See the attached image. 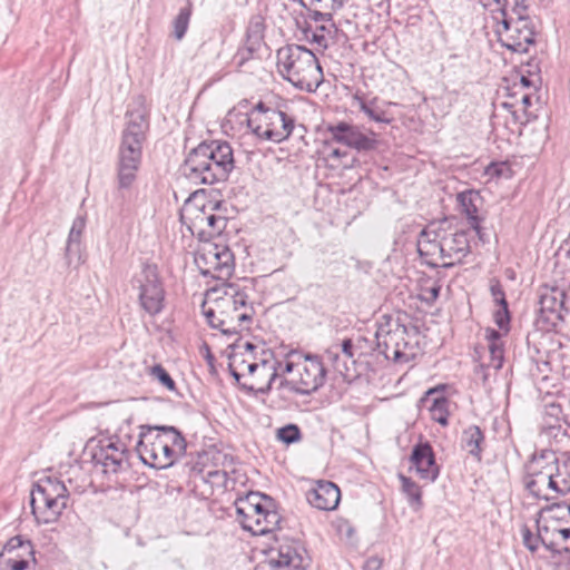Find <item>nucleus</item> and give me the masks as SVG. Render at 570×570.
<instances>
[{
	"label": "nucleus",
	"mask_w": 570,
	"mask_h": 570,
	"mask_svg": "<svg viewBox=\"0 0 570 570\" xmlns=\"http://www.w3.org/2000/svg\"><path fill=\"white\" fill-rule=\"evenodd\" d=\"M126 117L128 120L121 132L116 164L117 190L115 203L119 209H121L126 203L125 191L128 190L137 179V173L142 160V145L149 130V119L145 111H127Z\"/></svg>",
	"instance_id": "obj_1"
},
{
	"label": "nucleus",
	"mask_w": 570,
	"mask_h": 570,
	"mask_svg": "<svg viewBox=\"0 0 570 570\" xmlns=\"http://www.w3.org/2000/svg\"><path fill=\"white\" fill-rule=\"evenodd\" d=\"M183 168L196 184L225 183L235 168L234 150L226 140H204L189 150Z\"/></svg>",
	"instance_id": "obj_2"
},
{
	"label": "nucleus",
	"mask_w": 570,
	"mask_h": 570,
	"mask_svg": "<svg viewBox=\"0 0 570 570\" xmlns=\"http://www.w3.org/2000/svg\"><path fill=\"white\" fill-rule=\"evenodd\" d=\"M136 451L144 464L164 470L186 455L187 441L176 426L142 425Z\"/></svg>",
	"instance_id": "obj_3"
},
{
	"label": "nucleus",
	"mask_w": 570,
	"mask_h": 570,
	"mask_svg": "<svg viewBox=\"0 0 570 570\" xmlns=\"http://www.w3.org/2000/svg\"><path fill=\"white\" fill-rule=\"evenodd\" d=\"M282 77L295 88L315 91L323 80V70L314 52L301 45H286L276 52Z\"/></svg>",
	"instance_id": "obj_4"
},
{
	"label": "nucleus",
	"mask_w": 570,
	"mask_h": 570,
	"mask_svg": "<svg viewBox=\"0 0 570 570\" xmlns=\"http://www.w3.org/2000/svg\"><path fill=\"white\" fill-rule=\"evenodd\" d=\"M68 502L69 491L57 478L47 476L33 483L30 505L38 523L56 522L68 507Z\"/></svg>",
	"instance_id": "obj_5"
},
{
	"label": "nucleus",
	"mask_w": 570,
	"mask_h": 570,
	"mask_svg": "<svg viewBox=\"0 0 570 570\" xmlns=\"http://www.w3.org/2000/svg\"><path fill=\"white\" fill-rule=\"evenodd\" d=\"M130 284L138 292V304L146 314L156 316L165 309L166 291L156 264L144 261Z\"/></svg>",
	"instance_id": "obj_6"
},
{
	"label": "nucleus",
	"mask_w": 570,
	"mask_h": 570,
	"mask_svg": "<svg viewBox=\"0 0 570 570\" xmlns=\"http://www.w3.org/2000/svg\"><path fill=\"white\" fill-rule=\"evenodd\" d=\"M407 327L399 321L389 318L385 323H380L376 333V351L385 360H392L394 363H409L415 357V346L407 340Z\"/></svg>",
	"instance_id": "obj_7"
},
{
	"label": "nucleus",
	"mask_w": 570,
	"mask_h": 570,
	"mask_svg": "<svg viewBox=\"0 0 570 570\" xmlns=\"http://www.w3.org/2000/svg\"><path fill=\"white\" fill-rule=\"evenodd\" d=\"M495 33L503 47L512 52L525 53L535 43V24L529 13L497 24Z\"/></svg>",
	"instance_id": "obj_8"
},
{
	"label": "nucleus",
	"mask_w": 570,
	"mask_h": 570,
	"mask_svg": "<svg viewBox=\"0 0 570 570\" xmlns=\"http://www.w3.org/2000/svg\"><path fill=\"white\" fill-rule=\"evenodd\" d=\"M559 458L553 451H542L534 455L529 470L523 479L525 490L535 499L547 502L553 501L556 497L544 493L549 479L558 472Z\"/></svg>",
	"instance_id": "obj_9"
},
{
	"label": "nucleus",
	"mask_w": 570,
	"mask_h": 570,
	"mask_svg": "<svg viewBox=\"0 0 570 570\" xmlns=\"http://www.w3.org/2000/svg\"><path fill=\"white\" fill-rule=\"evenodd\" d=\"M195 264L203 276L223 279L234 272V254L227 246L209 244L196 253Z\"/></svg>",
	"instance_id": "obj_10"
},
{
	"label": "nucleus",
	"mask_w": 570,
	"mask_h": 570,
	"mask_svg": "<svg viewBox=\"0 0 570 570\" xmlns=\"http://www.w3.org/2000/svg\"><path fill=\"white\" fill-rule=\"evenodd\" d=\"M266 561L273 570H306L311 564L306 549L294 540L271 548Z\"/></svg>",
	"instance_id": "obj_11"
},
{
	"label": "nucleus",
	"mask_w": 570,
	"mask_h": 570,
	"mask_svg": "<svg viewBox=\"0 0 570 570\" xmlns=\"http://www.w3.org/2000/svg\"><path fill=\"white\" fill-rule=\"evenodd\" d=\"M95 465H101L105 474H117L129 468V452L120 441L102 440L91 452Z\"/></svg>",
	"instance_id": "obj_12"
},
{
	"label": "nucleus",
	"mask_w": 570,
	"mask_h": 570,
	"mask_svg": "<svg viewBox=\"0 0 570 570\" xmlns=\"http://www.w3.org/2000/svg\"><path fill=\"white\" fill-rule=\"evenodd\" d=\"M327 131L333 141L353 148L357 153H370L379 147L374 131H370V135L364 134L358 126L345 121L328 125Z\"/></svg>",
	"instance_id": "obj_13"
},
{
	"label": "nucleus",
	"mask_w": 570,
	"mask_h": 570,
	"mask_svg": "<svg viewBox=\"0 0 570 570\" xmlns=\"http://www.w3.org/2000/svg\"><path fill=\"white\" fill-rule=\"evenodd\" d=\"M564 297V292L559 288H551L541 293L535 320L540 330L552 331L563 321Z\"/></svg>",
	"instance_id": "obj_14"
},
{
	"label": "nucleus",
	"mask_w": 570,
	"mask_h": 570,
	"mask_svg": "<svg viewBox=\"0 0 570 570\" xmlns=\"http://www.w3.org/2000/svg\"><path fill=\"white\" fill-rule=\"evenodd\" d=\"M443 245V263L442 268H451L456 264H461L463 258L471 253V232L456 230L446 233L441 230Z\"/></svg>",
	"instance_id": "obj_15"
},
{
	"label": "nucleus",
	"mask_w": 570,
	"mask_h": 570,
	"mask_svg": "<svg viewBox=\"0 0 570 570\" xmlns=\"http://www.w3.org/2000/svg\"><path fill=\"white\" fill-rule=\"evenodd\" d=\"M411 469H415L423 480L434 482L440 474V466L435 460L433 446L429 441L420 439L412 448L410 454Z\"/></svg>",
	"instance_id": "obj_16"
},
{
	"label": "nucleus",
	"mask_w": 570,
	"mask_h": 570,
	"mask_svg": "<svg viewBox=\"0 0 570 570\" xmlns=\"http://www.w3.org/2000/svg\"><path fill=\"white\" fill-rule=\"evenodd\" d=\"M303 357L305 363L299 371L298 379L303 391H299V395H311L324 385L326 368L322 357L316 354L306 353Z\"/></svg>",
	"instance_id": "obj_17"
},
{
	"label": "nucleus",
	"mask_w": 570,
	"mask_h": 570,
	"mask_svg": "<svg viewBox=\"0 0 570 570\" xmlns=\"http://www.w3.org/2000/svg\"><path fill=\"white\" fill-rule=\"evenodd\" d=\"M441 230L423 228L417 237V253L425 258V264L432 268H440L442 264L438 263V258L443 261V245Z\"/></svg>",
	"instance_id": "obj_18"
},
{
	"label": "nucleus",
	"mask_w": 570,
	"mask_h": 570,
	"mask_svg": "<svg viewBox=\"0 0 570 570\" xmlns=\"http://www.w3.org/2000/svg\"><path fill=\"white\" fill-rule=\"evenodd\" d=\"M341 491L338 487L331 481H318L316 488L306 492L307 502L323 511L334 510L340 502Z\"/></svg>",
	"instance_id": "obj_19"
},
{
	"label": "nucleus",
	"mask_w": 570,
	"mask_h": 570,
	"mask_svg": "<svg viewBox=\"0 0 570 570\" xmlns=\"http://www.w3.org/2000/svg\"><path fill=\"white\" fill-rule=\"evenodd\" d=\"M193 224L196 228L199 227L197 238L200 242L209 243L210 239L224 232L227 226V219L224 216L207 212L206 206L203 205Z\"/></svg>",
	"instance_id": "obj_20"
},
{
	"label": "nucleus",
	"mask_w": 570,
	"mask_h": 570,
	"mask_svg": "<svg viewBox=\"0 0 570 570\" xmlns=\"http://www.w3.org/2000/svg\"><path fill=\"white\" fill-rule=\"evenodd\" d=\"M445 389L444 385H439L432 389H429L424 396L421 399L422 403H430L428 406L431 419L438 422L442 426H446L449 424V400L442 393Z\"/></svg>",
	"instance_id": "obj_21"
},
{
	"label": "nucleus",
	"mask_w": 570,
	"mask_h": 570,
	"mask_svg": "<svg viewBox=\"0 0 570 570\" xmlns=\"http://www.w3.org/2000/svg\"><path fill=\"white\" fill-rule=\"evenodd\" d=\"M263 357L261 362H253L247 364V371L249 374H254L257 370L266 371L269 375L267 384L265 386H262L259 389H254V386H247L242 385L243 390H246L248 392L255 393V394H268L272 390V385L277 379V366H281V363L278 361L273 360L274 353L271 350H263Z\"/></svg>",
	"instance_id": "obj_22"
},
{
	"label": "nucleus",
	"mask_w": 570,
	"mask_h": 570,
	"mask_svg": "<svg viewBox=\"0 0 570 570\" xmlns=\"http://www.w3.org/2000/svg\"><path fill=\"white\" fill-rule=\"evenodd\" d=\"M491 7H485L492 14L497 24L505 20L515 19L518 16L529 13L527 0H493Z\"/></svg>",
	"instance_id": "obj_23"
},
{
	"label": "nucleus",
	"mask_w": 570,
	"mask_h": 570,
	"mask_svg": "<svg viewBox=\"0 0 570 570\" xmlns=\"http://www.w3.org/2000/svg\"><path fill=\"white\" fill-rule=\"evenodd\" d=\"M353 106H357L358 109L366 115L371 120L377 124H391L393 118L387 116V111L380 105L379 97H372L366 99L365 94L361 90H356L353 96Z\"/></svg>",
	"instance_id": "obj_24"
},
{
	"label": "nucleus",
	"mask_w": 570,
	"mask_h": 570,
	"mask_svg": "<svg viewBox=\"0 0 570 570\" xmlns=\"http://www.w3.org/2000/svg\"><path fill=\"white\" fill-rule=\"evenodd\" d=\"M269 505H267V509H265V512L262 513V517L258 518V515L254 519V522H246L245 520L242 522V528L245 531H249L253 534H266L272 531H274L279 522H281V515L276 511V502L274 501L271 503L268 501Z\"/></svg>",
	"instance_id": "obj_25"
},
{
	"label": "nucleus",
	"mask_w": 570,
	"mask_h": 570,
	"mask_svg": "<svg viewBox=\"0 0 570 570\" xmlns=\"http://www.w3.org/2000/svg\"><path fill=\"white\" fill-rule=\"evenodd\" d=\"M568 422L563 414L562 406L559 403H548L544 405L542 431L552 436H558L559 432L567 433Z\"/></svg>",
	"instance_id": "obj_26"
},
{
	"label": "nucleus",
	"mask_w": 570,
	"mask_h": 570,
	"mask_svg": "<svg viewBox=\"0 0 570 570\" xmlns=\"http://www.w3.org/2000/svg\"><path fill=\"white\" fill-rule=\"evenodd\" d=\"M224 296L215 299L216 308L233 306V311L238 308H248V294L246 287H240L235 283H226L223 285Z\"/></svg>",
	"instance_id": "obj_27"
},
{
	"label": "nucleus",
	"mask_w": 570,
	"mask_h": 570,
	"mask_svg": "<svg viewBox=\"0 0 570 570\" xmlns=\"http://www.w3.org/2000/svg\"><path fill=\"white\" fill-rule=\"evenodd\" d=\"M272 120H277L281 124V128H265L263 136L266 140L273 142H283L292 135L295 127V120L282 110L271 112Z\"/></svg>",
	"instance_id": "obj_28"
},
{
	"label": "nucleus",
	"mask_w": 570,
	"mask_h": 570,
	"mask_svg": "<svg viewBox=\"0 0 570 570\" xmlns=\"http://www.w3.org/2000/svg\"><path fill=\"white\" fill-rule=\"evenodd\" d=\"M484 442V432L479 425L472 424L463 430L461 435V448L478 461H481L482 459Z\"/></svg>",
	"instance_id": "obj_29"
},
{
	"label": "nucleus",
	"mask_w": 570,
	"mask_h": 570,
	"mask_svg": "<svg viewBox=\"0 0 570 570\" xmlns=\"http://www.w3.org/2000/svg\"><path fill=\"white\" fill-rule=\"evenodd\" d=\"M1 553L7 554L6 557L11 556L16 559H20L21 557L29 561H33V566L37 563L33 543L31 540L24 539L20 534L10 538L3 546Z\"/></svg>",
	"instance_id": "obj_30"
},
{
	"label": "nucleus",
	"mask_w": 570,
	"mask_h": 570,
	"mask_svg": "<svg viewBox=\"0 0 570 570\" xmlns=\"http://www.w3.org/2000/svg\"><path fill=\"white\" fill-rule=\"evenodd\" d=\"M551 503L542 507L538 515L543 518L547 522H552L556 525L570 523V502L566 500L550 501Z\"/></svg>",
	"instance_id": "obj_31"
},
{
	"label": "nucleus",
	"mask_w": 570,
	"mask_h": 570,
	"mask_svg": "<svg viewBox=\"0 0 570 570\" xmlns=\"http://www.w3.org/2000/svg\"><path fill=\"white\" fill-rule=\"evenodd\" d=\"M263 40V23L256 22L247 30V46L244 49H239L236 55L237 68H242L261 46Z\"/></svg>",
	"instance_id": "obj_32"
},
{
	"label": "nucleus",
	"mask_w": 570,
	"mask_h": 570,
	"mask_svg": "<svg viewBox=\"0 0 570 570\" xmlns=\"http://www.w3.org/2000/svg\"><path fill=\"white\" fill-rule=\"evenodd\" d=\"M456 200L461 212L466 216L469 224L475 220H483V218L478 215L479 208L476 203L481 200L479 191L473 189L461 191L456 195Z\"/></svg>",
	"instance_id": "obj_33"
},
{
	"label": "nucleus",
	"mask_w": 570,
	"mask_h": 570,
	"mask_svg": "<svg viewBox=\"0 0 570 570\" xmlns=\"http://www.w3.org/2000/svg\"><path fill=\"white\" fill-rule=\"evenodd\" d=\"M537 530L539 531V539H541V544L551 552V558H556L557 556H561L562 551L559 550V541L552 537V528H557V525L552 522H547L543 518H539L537 514L535 518Z\"/></svg>",
	"instance_id": "obj_34"
},
{
	"label": "nucleus",
	"mask_w": 570,
	"mask_h": 570,
	"mask_svg": "<svg viewBox=\"0 0 570 570\" xmlns=\"http://www.w3.org/2000/svg\"><path fill=\"white\" fill-rule=\"evenodd\" d=\"M203 314L206 318L207 324L212 328L219 330L223 335L234 336L238 333L237 326H229V321L225 317H217L215 308H205L203 307Z\"/></svg>",
	"instance_id": "obj_35"
},
{
	"label": "nucleus",
	"mask_w": 570,
	"mask_h": 570,
	"mask_svg": "<svg viewBox=\"0 0 570 570\" xmlns=\"http://www.w3.org/2000/svg\"><path fill=\"white\" fill-rule=\"evenodd\" d=\"M399 479L401 481L402 491L406 495L409 504L414 509H420L423 505L422 490L420 485L411 478L403 474H399Z\"/></svg>",
	"instance_id": "obj_36"
},
{
	"label": "nucleus",
	"mask_w": 570,
	"mask_h": 570,
	"mask_svg": "<svg viewBox=\"0 0 570 570\" xmlns=\"http://www.w3.org/2000/svg\"><path fill=\"white\" fill-rule=\"evenodd\" d=\"M191 12H193V4L190 1H188L185 7L179 9L178 14L174 19L173 35L177 40H181L185 37V35L188 30Z\"/></svg>",
	"instance_id": "obj_37"
},
{
	"label": "nucleus",
	"mask_w": 570,
	"mask_h": 570,
	"mask_svg": "<svg viewBox=\"0 0 570 570\" xmlns=\"http://www.w3.org/2000/svg\"><path fill=\"white\" fill-rule=\"evenodd\" d=\"M276 439L286 445H291L302 440V431L297 424L288 423L277 429Z\"/></svg>",
	"instance_id": "obj_38"
},
{
	"label": "nucleus",
	"mask_w": 570,
	"mask_h": 570,
	"mask_svg": "<svg viewBox=\"0 0 570 570\" xmlns=\"http://www.w3.org/2000/svg\"><path fill=\"white\" fill-rule=\"evenodd\" d=\"M268 501L273 503L275 500L272 497L261 492L250 491L245 497V502H249L252 504L254 514L255 517L258 515V518L262 517V513H264L265 509H267Z\"/></svg>",
	"instance_id": "obj_39"
},
{
	"label": "nucleus",
	"mask_w": 570,
	"mask_h": 570,
	"mask_svg": "<svg viewBox=\"0 0 570 570\" xmlns=\"http://www.w3.org/2000/svg\"><path fill=\"white\" fill-rule=\"evenodd\" d=\"M149 374L159 382L163 386H165L168 391H176V383L174 379L170 376L168 371L161 364H155L150 367Z\"/></svg>",
	"instance_id": "obj_40"
},
{
	"label": "nucleus",
	"mask_w": 570,
	"mask_h": 570,
	"mask_svg": "<svg viewBox=\"0 0 570 570\" xmlns=\"http://www.w3.org/2000/svg\"><path fill=\"white\" fill-rule=\"evenodd\" d=\"M7 554L0 552V568L4 570H30L33 561H29L20 557L16 559L13 557H6Z\"/></svg>",
	"instance_id": "obj_41"
},
{
	"label": "nucleus",
	"mask_w": 570,
	"mask_h": 570,
	"mask_svg": "<svg viewBox=\"0 0 570 570\" xmlns=\"http://www.w3.org/2000/svg\"><path fill=\"white\" fill-rule=\"evenodd\" d=\"M324 357L332 364L334 370L338 372L340 374L344 375L345 372L348 370L346 362L342 361L340 346L338 345H332L330 346L325 353Z\"/></svg>",
	"instance_id": "obj_42"
},
{
	"label": "nucleus",
	"mask_w": 570,
	"mask_h": 570,
	"mask_svg": "<svg viewBox=\"0 0 570 570\" xmlns=\"http://www.w3.org/2000/svg\"><path fill=\"white\" fill-rule=\"evenodd\" d=\"M80 247H81V244L69 243L67 240L66 248H65V259H66V264L68 266H71L72 264H75V267H78L80 264L83 263Z\"/></svg>",
	"instance_id": "obj_43"
},
{
	"label": "nucleus",
	"mask_w": 570,
	"mask_h": 570,
	"mask_svg": "<svg viewBox=\"0 0 570 570\" xmlns=\"http://www.w3.org/2000/svg\"><path fill=\"white\" fill-rule=\"evenodd\" d=\"M494 323L498 325L499 330L504 331L505 333L510 330L511 322V313L509 309V304L500 305L493 313Z\"/></svg>",
	"instance_id": "obj_44"
},
{
	"label": "nucleus",
	"mask_w": 570,
	"mask_h": 570,
	"mask_svg": "<svg viewBox=\"0 0 570 570\" xmlns=\"http://www.w3.org/2000/svg\"><path fill=\"white\" fill-rule=\"evenodd\" d=\"M307 10V18L313 21H325L333 23V12L331 10L321 9L318 4L312 6L311 2L304 7Z\"/></svg>",
	"instance_id": "obj_45"
},
{
	"label": "nucleus",
	"mask_w": 570,
	"mask_h": 570,
	"mask_svg": "<svg viewBox=\"0 0 570 570\" xmlns=\"http://www.w3.org/2000/svg\"><path fill=\"white\" fill-rule=\"evenodd\" d=\"M332 29L336 31V27L334 23H332L330 27L324 24L317 27L315 31L312 32L311 42L316 43L318 47L326 49L328 47V42L325 37V32L331 33Z\"/></svg>",
	"instance_id": "obj_46"
},
{
	"label": "nucleus",
	"mask_w": 570,
	"mask_h": 570,
	"mask_svg": "<svg viewBox=\"0 0 570 570\" xmlns=\"http://www.w3.org/2000/svg\"><path fill=\"white\" fill-rule=\"evenodd\" d=\"M85 227H86V218L83 216H77L72 222V226L70 228L67 240L69 243L81 244V236H82Z\"/></svg>",
	"instance_id": "obj_47"
},
{
	"label": "nucleus",
	"mask_w": 570,
	"mask_h": 570,
	"mask_svg": "<svg viewBox=\"0 0 570 570\" xmlns=\"http://www.w3.org/2000/svg\"><path fill=\"white\" fill-rule=\"evenodd\" d=\"M521 534L524 547L529 551L535 552L539 549V544H541V539H539V531L537 530V534L534 535L527 525H523L521 529Z\"/></svg>",
	"instance_id": "obj_48"
},
{
	"label": "nucleus",
	"mask_w": 570,
	"mask_h": 570,
	"mask_svg": "<svg viewBox=\"0 0 570 570\" xmlns=\"http://www.w3.org/2000/svg\"><path fill=\"white\" fill-rule=\"evenodd\" d=\"M490 293L497 306L509 304L503 286L498 278H492L490 281Z\"/></svg>",
	"instance_id": "obj_49"
},
{
	"label": "nucleus",
	"mask_w": 570,
	"mask_h": 570,
	"mask_svg": "<svg viewBox=\"0 0 570 570\" xmlns=\"http://www.w3.org/2000/svg\"><path fill=\"white\" fill-rule=\"evenodd\" d=\"M490 362L488 366L499 371L504 362V350L503 345H489Z\"/></svg>",
	"instance_id": "obj_50"
},
{
	"label": "nucleus",
	"mask_w": 570,
	"mask_h": 570,
	"mask_svg": "<svg viewBox=\"0 0 570 570\" xmlns=\"http://www.w3.org/2000/svg\"><path fill=\"white\" fill-rule=\"evenodd\" d=\"M348 0H311L312 6L318 4L321 9L337 11L344 7ZM302 7H306L305 0H298Z\"/></svg>",
	"instance_id": "obj_51"
},
{
	"label": "nucleus",
	"mask_w": 570,
	"mask_h": 570,
	"mask_svg": "<svg viewBox=\"0 0 570 570\" xmlns=\"http://www.w3.org/2000/svg\"><path fill=\"white\" fill-rule=\"evenodd\" d=\"M441 288L442 286L439 282H435L430 287H422V294L420 295V299L430 306L433 305L440 296Z\"/></svg>",
	"instance_id": "obj_52"
},
{
	"label": "nucleus",
	"mask_w": 570,
	"mask_h": 570,
	"mask_svg": "<svg viewBox=\"0 0 570 570\" xmlns=\"http://www.w3.org/2000/svg\"><path fill=\"white\" fill-rule=\"evenodd\" d=\"M557 476H562V470H561L559 463H558V472L553 473V475L549 479V483L547 487V490H550L554 493V495H553V497H556L554 501H558L559 498L567 495L566 484L562 483L561 484L562 487H560V484H558V482H557V479H556Z\"/></svg>",
	"instance_id": "obj_53"
},
{
	"label": "nucleus",
	"mask_w": 570,
	"mask_h": 570,
	"mask_svg": "<svg viewBox=\"0 0 570 570\" xmlns=\"http://www.w3.org/2000/svg\"><path fill=\"white\" fill-rule=\"evenodd\" d=\"M561 556L552 558L554 570H570V549H560Z\"/></svg>",
	"instance_id": "obj_54"
},
{
	"label": "nucleus",
	"mask_w": 570,
	"mask_h": 570,
	"mask_svg": "<svg viewBox=\"0 0 570 570\" xmlns=\"http://www.w3.org/2000/svg\"><path fill=\"white\" fill-rule=\"evenodd\" d=\"M552 537H554L559 544L561 542H567L570 540V523L557 525V528H552ZM563 549H570V544L564 547Z\"/></svg>",
	"instance_id": "obj_55"
},
{
	"label": "nucleus",
	"mask_w": 570,
	"mask_h": 570,
	"mask_svg": "<svg viewBox=\"0 0 570 570\" xmlns=\"http://www.w3.org/2000/svg\"><path fill=\"white\" fill-rule=\"evenodd\" d=\"M509 170V167L505 163H494L492 161L487 168L485 174L491 177L500 178L504 175V171Z\"/></svg>",
	"instance_id": "obj_56"
},
{
	"label": "nucleus",
	"mask_w": 570,
	"mask_h": 570,
	"mask_svg": "<svg viewBox=\"0 0 570 570\" xmlns=\"http://www.w3.org/2000/svg\"><path fill=\"white\" fill-rule=\"evenodd\" d=\"M340 352L346 360L354 358V343L352 338H344L340 345Z\"/></svg>",
	"instance_id": "obj_57"
},
{
	"label": "nucleus",
	"mask_w": 570,
	"mask_h": 570,
	"mask_svg": "<svg viewBox=\"0 0 570 570\" xmlns=\"http://www.w3.org/2000/svg\"><path fill=\"white\" fill-rule=\"evenodd\" d=\"M278 389H287L288 391H291L295 394H299V391H303L298 381H293V380H287V379L281 380Z\"/></svg>",
	"instance_id": "obj_58"
},
{
	"label": "nucleus",
	"mask_w": 570,
	"mask_h": 570,
	"mask_svg": "<svg viewBox=\"0 0 570 570\" xmlns=\"http://www.w3.org/2000/svg\"><path fill=\"white\" fill-rule=\"evenodd\" d=\"M556 479H557L558 484H560V485L562 483L566 484V493L569 494L570 493V473H569V469L567 465V461L563 462L562 476H557Z\"/></svg>",
	"instance_id": "obj_59"
},
{
	"label": "nucleus",
	"mask_w": 570,
	"mask_h": 570,
	"mask_svg": "<svg viewBox=\"0 0 570 570\" xmlns=\"http://www.w3.org/2000/svg\"><path fill=\"white\" fill-rule=\"evenodd\" d=\"M485 337L489 342V345H502L501 343V333L494 328H488L485 332Z\"/></svg>",
	"instance_id": "obj_60"
},
{
	"label": "nucleus",
	"mask_w": 570,
	"mask_h": 570,
	"mask_svg": "<svg viewBox=\"0 0 570 570\" xmlns=\"http://www.w3.org/2000/svg\"><path fill=\"white\" fill-rule=\"evenodd\" d=\"M482 220H475L470 223L471 228L475 232L478 238L484 244L489 242L488 235L481 226Z\"/></svg>",
	"instance_id": "obj_61"
},
{
	"label": "nucleus",
	"mask_w": 570,
	"mask_h": 570,
	"mask_svg": "<svg viewBox=\"0 0 570 570\" xmlns=\"http://www.w3.org/2000/svg\"><path fill=\"white\" fill-rule=\"evenodd\" d=\"M253 110L263 114L265 120H272L271 112L277 111V109L267 107L263 101H258Z\"/></svg>",
	"instance_id": "obj_62"
},
{
	"label": "nucleus",
	"mask_w": 570,
	"mask_h": 570,
	"mask_svg": "<svg viewBox=\"0 0 570 570\" xmlns=\"http://www.w3.org/2000/svg\"><path fill=\"white\" fill-rule=\"evenodd\" d=\"M382 567V559L377 557L368 558L364 563V570H380Z\"/></svg>",
	"instance_id": "obj_63"
},
{
	"label": "nucleus",
	"mask_w": 570,
	"mask_h": 570,
	"mask_svg": "<svg viewBox=\"0 0 570 570\" xmlns=\"http://www.w3.org/2000/svg\"><path fill=\"white\" fill-rule=\"evenodd\" d=\"M254 314H255V309H254L253 305H249V307L246 308V311L244 313L237 315L238 324L240 325L245 322H252Z\"/></svg>",
	"instance_id": "obj_64"
}]
</instances>
